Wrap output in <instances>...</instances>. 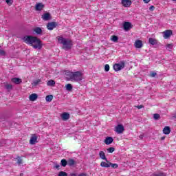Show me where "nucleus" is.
<instances>
[{
    "label": "nucleus",
    "mask_w": 176,
    "mask_h": 176,
    "mask_svg": "<svg viewBox=\"0 0 176 176\" xmlns=\"http://www.w3.org/2000/svg\"><path fill=\"white\" fill-rule=\"evenodd\" d=\"M23 42L27 45L32 46L33 49H38L41 50L42 49V41L38 38L36 36H25L23 37Z\"/></svg>",
    "instance_id": "nucleus-1"
},
{
    "label": "nucleus",
    "mask_w": 176,
    "mask_h": 176,
    "mask_svg": "<svg viewBox=\"0 0 176 176\" xmlns=\"http://www.w3.org/2000/svg\"><path fill=\"white\" fill-rule=\"evenodd\" d=\"M66 76L67 80H71V82H80L83 79V74L79 71L75 72H68L66 73Z\"/></svg>",
    "instance_id": "nucleus-2"
},
{
    "label": "nucleus",
    "mask_w": 176,
    "mask_h": 176,
    "mask_svg": "<svg viewBox=\"0 0 176 176\" xmlns=\"http://www.w3.org/2000/svg\"><path fill=\"white\" fill-rule=\"evenodd\" d=\"M58 39V43L63 45L62 49L64 50H69L72 49V46L74 44L72 43V40L69 38H65L61 36H58L56 37Z\"/></svg>",
    "instance_id": "nucleus-3"
},
{
    "label": "nucleus",
    "mask_w": 176,
    "mask_h": 176,
    "mask_svg": "<svg viewBox=\"0 0 176 176\" xmlns=\"http://www.w3.org/2000/svg\"><path fill=\"white\" fill-rule=\"evenodd\" d=\"M125 63L124 60L120 61L119 63H116L113 65V69L114 71H121L124 68Z\"/></svg>",
    "instance_id": "nucleus-4"
},
{
    "label": "nucleus",
    "mask_w": 176,
    "mask_h": 176,
    "mask_svg": "<svg viewBox=\"0 0 176 176\" xmlns=\"http://www.w3.org/2000/svg\"><path fill=\"white\" fill-rule=\"evenodd\" d=\"M171 35H173V30H167L163 32V36L164 39H168Z\"/></svg>",
    "instance_id": "nucleus-5"
},
{
    "label": "nucleus",
    "mask_w": 176,
    "mask_h": 176,
    "mask_svg": "<svg viewBox=\"0 0 176 176\" xmlns=\"http://www.w3.org/2000/svg\"><path fill=\"white\" fill-rule=\"evenodd\" d=\"M56 27H57V22H50L47 25V28L50 31L54 30V28H56Z\"/></svg>",
    "instance_id": "nucleus-6"
},
{
    "label": "nucleus",
    "mask_w": 176,
    "mask_h": 176,
    "mask_svg": "<svg viewBox=\"0 0 176 176\" xmlns=\"http://www.w3.org/2000/svg\"><path fill=\"white\" fill-rule=\"evenodd\" d=\"M115 131L118 133V134H122L123 131H124V126L122 124H118L116 126Z\"/></svg>",
    "instance_id": "nucleus-7"
},
{
    "label": "nucleus",
    "mask_w": 176,
    "mask_h": 176,
    "mask_svg": "<svg viewBox=\"0 0 176 176\" xmlns=\"http://www.w3.org/2000/svg\"><path fill=\"white\" fill-rule=\"evenodd\" d=\"M105 162H102L100 163V167H104L105 168H109V167H111V164H112V163L111 162H109L108 160V159H107V160H105Z\"/></svg>",
    "instance_id": "nucleus-8"
},
{
    "label": "nucleus",
    "mask_w": 176,
    "mask_h": 176,
    "mask_svg": "<svg viewBox=\"0 0 176 176\" xmlns=\"http://www.w3.org/2000/svg\"><path fill=\"white\" fill-rule=\"evenodd\" d=\"M121 3L124 8H130L132 3L130 0H122Z\"/></svg>",
    "instance_id": "nucleus-9"
},
{
    "label": "nucleus",
    "mask_w": 176,
    "mask_h": 176,
    "mask_svg": "<svg viewBox=\"0 0 176 176\" xmlns=\"http://www.w3.org/2000/svg\"><path fill=\"white\" fill-rule=\"evenodd\" d=\"M123 28L125 31H129L131 28H133L131 23H130V22H124Z\"/></svg>",
    "instance_id": "nucleus-10"
},
{
    "label": "nucleus",
    "mask_w": 176,
    "mask_h": 176,
    "mask_svg": "<svg viewBox=\"0 0 176 176\" xmlns=\"http://www.w3.org/2000/svg\"><path fill=\"white\" fill-rule=\"evenodd\" d=\"M135 47L136 49H141L144 46V44H142V41L141 40H136L134 43Z\"/></svg>",
    "instance_id": "nucleus-11"
},
{
    "label": "nucleus",
    "mask_w": 176,
    "mask_h": 176,
    "mask_svg": "<svg viewBox=\"0 0 176 176\" xmlns=\"http://www.w3.org/2000/svg\"><path fill=\"white\" fill-rule=\"evenodd\" d=\"M113 142V138L112 137H107L104 140V144H106V145H111V144H112Z\"/></svg>",
    "instance_id": "nucleus-12"
},
{
    "label": "nucleus",
    "mask_w": 176,
    "mask_h": 176,
    "mask_svg": "<svg viewBox=\"0 0 176 176\" xmlns=\"http://www.w3.org/2000/svg\"><path fill=\"white\" fill-rule=\"evenodd\" d=\"M62 120H68L69 119V113L65 112L60 115Z\"/></svg>",
    "instance_id": "nucleus-13"
},
{
    "label": "nucleus",
    "mask_w": 176,
    "mask_h": 176,
    "mask_svg": "<svg viewBox=\"0 0 176 176\" xmlns=\"http://www.w3.org/2000/svg\"><path fill=\"white\" fill-rule=\"evenodd\" d=\"M36 140H38V137L36 135H34L31 137L30 140V144L31 145H35L36 143Z\"/></svg>",
    "instance_id": "nucleus-14"
},
{
    "label": "nucleus",
    "mask_w": 176,
    "mask_h": 176,
    "mask_svg": "<svg viewBox=\"0 0 176 176\" xmlns=\"http://www.w3.org/2000/svg\"><path fill=\"white\" fill-rule=\"evenodd\" d=\"M41 19H43V20H44L45 21H49V19H50V14L49 12L44 13L41 16Z\"/></svg>",
    "instance_id": "nucleus-15"
},
{
    "label": "nucleus",
    "mask_w": 176,
    "mask_h": 176,
    "mask_svg": "<svg viewBox=\"0 0 176 176\" xmlns=\"http://www.w3.org/2000/svg\"><path fill=\"white\" fill-rule=\"evenodd\" d=\"M11 81L12 82V83H14L15 85H20V83L23 82V80H21V79L19 78H12L11 79Z\"/></svg>",
    "instance_id": "nucleus-16"
},
{
    "label": "nucleus",
    "mask_w": 176,
    "mask_h": 176,
    "mask_svg": "<svg viewBox=\"0 0 176 176\" xmlns=\"http://www.w3.org/2000/svg\"><path fill=\"white\" fill-rule=\"evenodd\" d=\"M38 99V95L36 94H32L29 96L30 101H36Z\"/></svg>",
    "instance_id": "nucleus-17"
},
{
    "label": "nucleus",
    "mask_w": 176,
    "mask_h": 176,
    "mask_svg": "<svg viewBox=\"0 0 176 176\" xmlns=\"http://www.w3.org/2000/svg\"><path fill=\"white\" fill-rule=\"evenodd\" d=\"M35 8H36V10L41 11V10H42L43 9V8H45V6L42 3H38L36 5Z\"/></svg>",
    "instance_id": "nucleus-18"
},
{
    "label": "nucleus",
    "mask_w": 176,
    "mask_h": 176,
    "mask_svg": "<svg viewBox=\"0 0 176 176\" xmlns=\"http://www.w3.org/2000/svg\"><path fill=\"white\" fill-rule=\"evenodd\" d=\"M163 133L164 134H166V135L170 134V133H171V129L170 128V126H165L163 129Z\"/></svg>",
    "instance_id": "nucleus-19"
},
{
    "label": "nucleus",
    "mask_w": 176,
    "mask_h": 176,
    "mask_svg": "<svg viewBox=\"0 0 176 176\" xmlns=\"http://www.w3.org/2000/svg\"><path fill=\"white\" fill-rule=\"evenodd\" d=\"M148 43H150V45H153V46L155 45H157V40L153 38H149Z\"/></svg>",
    "instance_id": "nucleus-20"
},
{
    "label": "nucleus",
    "mask_w": 176,
    "mask_h": 176,
    "mask_svg": "<svg viewBox=\"0 0 176 176\" xmlns=\"http://www.w3.org/2000/svg\"><path fill=\"white\" fill-rule=\"evenodd\" d=\"M76 164V162L74 159H69L67 160V166H69L70 167L72 166H74V164Z\"/></svg>",
    "instance_id": "nucleus-21"
},
{
    "label": "nucleus",
    "mask_w": 176,
    "mask_h": 176,
    "mask_svg": "<svg viewBox=\"0 0 176 176\" xmlns=\"http://www.w3.org/2000/svg\"><path fill=\"white\" fill-rule=\"evenodd\" d=\"M34 32H35L36 34H37V35H41V34H42V28H39V27H36L34 30H33Z\"/></svg>",
    "instance_id": "nucleus-22"
},
{
    "label": "nucleus",
    "mask_w": 176,
    "mask_h": 176,
    "mask_svg": "<svg viewBox=\"0 0 176 176\" xmlns=\"http://www.w3.org/2000/svg\"><path fill=\"white\" fill-rule=\"evenodd\" d=\"M99 156L100 159H102V160H107V157L105 156V153H104V151H100Z\"/></svg>",
    "instance_id": "nucleus-23"
},
{
    "label": "nucleus",
    "mask_w": 176,
    "mask_h": 176,
    "mask_svg": "<svg viewBox=\"0 0 176 176\" xmlns=\"http://www.w3.org/2000/svg\"><path fill=\"white\" fill-rule=\"evenodd\" d=\"M45 100L47 102H51L53 100V95H47L45 97Z\"/></svg>",
    "instance_id": "nucleus-24"
},
{
    "label": "nucleus",
    "mask_w": 176,
    "mask_h": 176,
    "mask_svg": "<svg viewBox=\"0 0 176 176\" xmlns=\"http://www.w3.org/2000/svg\"><path fill=\"white\" fill-rule=\"evenodd\" d=\"M60 164L63 166V167H65L67 164H68V161H67L65 159H63L60 161Z\"/></svg>",
    "instance_id": "nucleus-25"
},
{
    "label": "nucleus",
    "mask_w": 176,
    "mask_h": 176,
    "mask_svg": "<svg viewBox=\"0 0 176 176\" xmlns=\"http://www.w3.org/2000/svg\"><path fill=\"white\" fill-rule=\"evenodd\" d=\"M65 87H66V90H67V91H72V85L67 84L65 85Z\"/></svg>",
    "instance_id": "nucleus-26"
},
{
    "label": "nucleus",
    "mask_w": 176,
    "mask_h": 176,
    "mask_svg": "<svg viewBox=\"0 0 176 176\" xmlns=\"http://www.w3.org/2000/svg\"><path fill=\"white\" fill-rule=\"evenodd\" d=\"M47 86H54V85H56V82L54 80H50L47 83Z\"/></svg>",
    "instance_id": "nucleus-27"
},
{
    "label": "nucleus",
    "mask_w": 176,
    "mask_h": 176,
    "mask_svg": "<svg viewBox=\"0 0 176 176\" xmlns=\"http://www.w3.org/2000/svg\"><path fill=\"white\" fill-rule=\"evenodd\" d=\"M111 39L113 42H116L117 41L119 40V38L118 37V36L113 35L111 36Z\"/></svg>",
    "instance_id": "nucleus-28"
},
{
    "label": "nucleus",
    "mask_w": 176,
    "mask_h": 176,
    "mask_svg": "<svg viewBox=\"0 0 176 176\" xmlns=\"http://www.w3.org/2000/svg\"><path fill=\"white\" fill-rule=\"evenodd\" d=\"M153 118L155 120H159V119H160V115L159 113H155L153 115Z\"/></svg>",
    "instance_id": "nucleus-29"
},
{
    "label": "nucleus",
    "mask_w": 176,
    "mask_h": 176,
    "mask_svg": "<svg viewBox=\"0 0 176 176\" xmlns=\"http://www.w3.org/2000/svg\"><path fill=\"white\" fill-rule=\"evenodd\" d=\"M153 176H166V175L164 173H158L153 174Z\"/></svg>",
    "instance_id": "nucleus-30"
},
{
    "label": "nucleus",
    "mask_w": 176,
    "mask_h": 176,
    "mask_svg": "<svg viewBox=\"0 0 176 176\" xmlns=\"http://www.w3.org/2000/svg\"><path fill=\"white\" fill-rule=\"evenodd\" d=\"M107 152H109V153H113V152H115V148L109 147L107 148Z\"/></svg>",
    "instance_id": "nucleus-31"
},
{
    "label": "nucleus",
    "mask_w": 176,
    "mask_h": 176,
    "mask_svg": "<svg viewBox=\"0 0 176 176\" xmlns=\"http://www.w3.org/2000/svg\"><path fill=\"white\" fill-rule=\"evenodd\" d=\"M58 176H68V174L66 172L60 171L59 172Z\"/></svg>",
    "instance_id": "nucleus-32"
},
{
    "label": "nucleus",
    "mask_w": 176,
    "mask_h": 176,
    "mask_svg": "<svg viewBox=\"0 0 176 176\" xmlns=\"http://www.w3.org/2000/svg\"><path fill=\"white\" fill-rule=\"evenodd\" d=\"M6 89H7V90H12L13 89V86L10 84H8L6 85Z\"/></svg>",
    "instance_id": "nucleus-33"
},
{
    "label": "nucleus",
    "mask_w": 176,
    "mask_h": 176,
    "mask_svg": "<svg viewBox=\"0 0 176 176\" xmlns=\"http://www.w3.org/2000/svg\"><path fill=\"white\" fill-rule=\"evenodd\" d=\"M16 159L18 164H23V159H21L20 157H17Z\"/></svg>",
    "instance_id": "nucleus-34"
},
{
    "label": "nucleus",
    "mask_w": 176,
    "mask_h": 176,
    "mask_svg": "<svg viewBox=\"0 0 176 176\" xmlns=\"http://www.w3.org/2000/svg\"><path fill=\"white\" fill-rule=\"evenodd\" d=\"M41 82V79L36 80L33 82V86H37V85Z\"/></svg>",
    "instance_id": "nucleus-35"
},
{
    "label": "nucleus",
    "mask_w": 176,
    "mask_h": 176,
    "mask_svg": "<svg viewBox=\"0 0 176 176\" xmlns=\"http://www.w3.org/2000/svg\"><path fill=\"white\" fill-rule=\"evenodd\" d=\"M6 2L9 6H12L13 4V0H6Z\"/></svg>",
    "instance_id": "nucleus-36"
},
{
    "label": "nucleus",
    "mask_w": 176,
    "mask_h": 176,
    "mask_svg": "<svg viewBox=\"0 0 176 176\" xmlns=\"http://www.w3.org/2000/svg\"><path fill=\"white\" fill-rule=\"evenodd\" d=\"M109 65H108V64H106L105 65H104V71L106 72H109Z\"/></svg>",
    "instance_id": "nucleus-37"
},
{
    "label": "nucleus",
    "mask_w": 176,
    "mask_h": 176,
    "mask_svg": "<svg viewBox=\"0 0 176 176\" xmlns=\"http://www.w3.org/2000/svg\"><path fill=\"white\" fill-rule=\"evenodd\" d=\"M156 75H157V74L156 72H152L150 73L151 78H155V76H156Z\"/></svg>",
    "instance_id": "nucleus-38"
},
{
    "label": "nucleus",
    "mask_w": 176,
    "mask_h": 176,
    "mask_svg": "<svg viewBox=\"0 0 176 176\" xmlns=\"http://www.w3.org/2000/svg\"><path fill=\"white\" fill-rule=\"evenodd\" d=\"M111 167H112V168H118V167H119V166L118 165V164H112L110 165Z\"/></svg>",
    "instance_id": "nucleus-39"
},
{
    "label": "nucleus",
    "mask_w": 176,
    "mask_h": 176,
    "mask_svg": "<svg viewBox=\"0 0 176 176\" xmlns=\"http://www.w3.org/2000/svg\"><path fill=\"white\" fill-rule=\"evenodd\" d=\"M5 54H6V52L3 50H0V56H5Z\"/></svg>",
    "instance_id": "nucleus-40"
},
{
    "label": "nucleus",
    "mask_w": 176,
    "mask_h": 176,
    "mask_svg": "<svg viewBox=\"0 0 176 176\" xmlns=\"http://www.w3.org/2000/svg\"><path fill=\"white\" fill-rule=\"evenodd\" d=\"M166 47H168V49H173V44H167Z\"/></svg>",
    "instance_id": "nucleus-41"
},
{
    "label": "nucleus",
    "mask_w": 176,
    "mask_h": 176,
    "mask_svg": "<svg viewBox=\"0 0 176 176\" xmlns=\"http://www.w3.org/2000/svg\"><path fill=\"white\" fill-rule=\"evenodd\" d=\"M149 10H151V12H153V10H155V6H150Z\"/></svg>",
    "instance_id": "nucleus-42"
},
{
    "label": "nucleus",
    "mask_w": 176,
    "mask_h": 176,
    "mask_svg": "<svg viewBox=\"0 0 176 176\" xmlns=\"http://www.w3.org/2000/svg\"><path fill=\"white\" fill-rule=\"evenodd\" d=\"M136 107L138 108V109H141L144 108V105H138Z\"/></svg>",
    "instance_id": "nucleus-43"
},
{
    "label": "nucleus",
    "mask_w": 176,
    "mask_h": 176,
    "mask_svg": "<svg viewBox=\"0 0 176 176\" xmlns=\"http://www.w3.org/2000/svg\"><path fill=\"white\" fill-rule=\"evenodd\" d=\"M60 164H56L55 165V168H57V170H60Z\"/></svg>",
    "instance_id": "nucleus-44"
},
{
    "label": "nucleus",
    "mask_w": 176,
    "mask_h": 176,
    "mask_svg": "<svg viewBox=\"0 0 176 176\" xmlns=\"http://www.w3.org/2000/svg\"><path fill=\"white\" fill-rule=\"evenodd\" d=\"M144 3H149L151 2V0H143Z\"/></svg>",
    "instance_id": "nucleus-45"
},
{
    "label": "nucleus",
    "mask_w": 176,
    "mask_h": 176,
    "mask_svg": "<svg viewBox=\"0 0 176 176\" xmlns=\"http://www.w3.org/2000/svg\"><path fill=\"white\" fill-rule=\"evenodd\" d=\"M78 176H87L86 173H80Z\"/></svg>",
    "instance_id": "nucleus-46"
},
{
    "label": "nucleus",
    "mask_w": 176,
    "mask_h": 176,
    "mask_svg": "<svg viewBox=\"0 0 176 176\" xmlns=\"http://www.w3.org/2000/svg\"><path fill=\"white\" fill-rule=\"evenodd\" d=\"M70 176H76V173H72L70 174Z\"/></svg>",
    "instance_id": "nucleus-47"
},
{
    "label": "nucleus",
    "mask_w": 176,
    "mask_h": 176,
    "mask_svg": "<svg viewBox=\"0 0 176 176\" xmlns=\"http://www.w3.org/2000/svg\"><path fill=\"white\" fill-rule=\"evenodd\" d=\"M143 137H144V136H142V135H140V136H139V138H140L141 140H142Z\"/></svg>",
    "instance_id": "nucleus-48"
},
{
    "label": "nucleus",
    "mask_w": 176,
    "mask_h": 176,
    "mask_svg": "<svg viewBox=\"0 0 176 176\" xmlns=\"http://www.w3.org/2000/svg\"><path fill=\"white\" fill-rule=\"evenodd\" d=\"M21 176H23V173H21V175H20Z\"/></svg>",
    "instance_id": "nucleus-49"
},
{
    "label": "nucleus",
    "mask_w": 176,
    "mask_h": 176,
    "mask_svg": "<svg viewBox=\"0 0 176 176\" xmlns=\"http://www.w3.org/2000/svg\"><path fill=\"white\" fill-rule=\"evenodd\" d=\"M172 1H173L174 2H176V0H172Z\"/></svg>",
    "instance_id": "nucleus-50"
},
{
    "label": "nucleus",
    "mask_w": 176,
    "mask_h": 176,
    "mask_svg": "<svg viewBox=\"0 0 176 176\" xmlns=\"http://www.w3.org/2000/svg\"><path fill=\"white\" fill-rule=\"evenodd\" d=\"M162 140H164V138H162Z\"/></svg>",
    "instance_id": "nucleus-51"
}]
</instances>
